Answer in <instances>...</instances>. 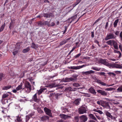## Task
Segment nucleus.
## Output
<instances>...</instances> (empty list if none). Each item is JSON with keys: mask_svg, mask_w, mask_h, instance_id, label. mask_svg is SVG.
<instances>
[{"mask_svg": "<svg viewBox=\"0 0 122 122\" xmlns=\"http://www.w3.org/2000/svg\"><path fill=\"white\" fill-rule=\"evenodd\" d=\"M25 87L24 89L26 92L29 93L30 92L31 90V86L29 82L27 81H25L24 84Z\"/></svg>", "mask_w": 122, "mask_h": 122, "instance_id": "obj_1", "label": "nucleus"}, {"mask_svg": "<svg viewBox=\"0 0 122 122\" xmlns=\"http://www.w3.org/2000/svg\"><path fill=\"white\" fill-rule=\"evenodd\" d=\"M79 112L80 114L86 113L87 110V107L85 105L81 106L78 109Z\"/></svg>", "mask_w": 122, "mask_h": 122, "instance_id": "obj_2", "label": "nucleus"}, {"mask_svg": "<svg viewBox=\"0 0 122 122\" xmlns=\"http://www.w3.org/2000/svg\"><path fill=\"white\" fill-rule=\"evenodd\" d=\"M116 37V36L113 33H110L107 35L105 38V40H107L110 39H115Z\"/></svg>", "mask_w": 122, "mask_h": 122, "instance_id": "obj_3", "label": "nucleus"}, {"mask_svg": "<svg viewBox=\"0 0 122 122\" xmlns=\"http://www.w3.org/2000/svg\"><path fill=\"white\" fill-rule=\"evenodd\" d=\"M44 110L46 114L51 117V111L50 110L46 107H45Z\"/></svg>", "mask_w": 122, "mask_h": 122, "instance_id": "obj_4", "label": "nucleus"}, {"mask_svg": "<svg viewBox=\"0 0 122 122\" xmlns=\"http://www.w3.org/2000/svg\"><path fill=\"white\" fill-rule=\"evenodd\" d=\"M74 80V79L71 77H66L65 78H63L61 80V81L67 82H69L71 81H72Z\"/></svg>", "mask_w": 122, "mask_h": 122, "instance_id": "obj_5", "label": "nucleus"}, {"mask_svg": "<svg viewBox=\"0 0 122 122\" xmlns=\"http://www.w3.org/2000/svg\"><path fill=\"white\" fill-rule=\"evenodd\" d=\"M80 120L82 122H85L87 119V118L86 116L85 115H82L79 117Z\"/></svg>", "mask_w": 122, "mask_h": 122, "instance_id": "obj_6", "label": "nucleus"}, {"mask_svg": "<svg viewBox=\"0 0 122 122\" xmlns=\"http://www.w3.org/2000/svg\"><path fill=\"white\" fill-rule=\"evenodd\" d=\"M99 62L102 64L107 66L108 62L107 61V60L105 59H100L99 61Z\"/></svg>", "mask_w": 122, "mask_h": 122, "instance_id": "obj_7", "label": "nucleus"}, {"mask_svg": "<svg viewBox=\"0 0 122 122\" xmlns=\"http://www.w3.org/2000/svg\"><path fill=\"white\" fill-rule=\"evenodd\" d=\"M86 66V65H83L81 66H71V68L74 70H77L85 67Z\"/></svg>", "mask_w": 122, "mask_h": 122, "instance_id": "obj_8", "label": "nucleus"}, {"mask_svg": "<svg viewBox=\"0 0 122 122\" xmlns=\"http://www.w3.org/2000/svg\"><path fill=\"white\" fill-rule=\"evenodd\" d=\"M97 103L98 105H100L101 104L104 103L105 104L106 106H108L109 107H110L109 106L108 102H106L104 101H102L101 100L97 102Z\"/></svg>", "mask_w": 122, "mask_h": 122, "instance_id": "obj_9", "label": "nucleus"}, {"mask_svg": "<svg viewBox=\"0 0 122 122\" xmlns=\"http://www.w3.org/2000/svg\"><path fill=\"white\" fill-rule=\"evenodd\" d=\"M97 92L101 94V95L103 96H106L107 95V93L105 91L101 90H99L97 91Z\"/></svg>", "mask_w": 122, "mask_h": 122, "instance_id": "obj_10", "label": "nucleus"}, {"mask_svg": "<svg viewBox=\"0 0 122 122\" xmlns=\"http://www.w3.org/2000/svg\"><path fill=\"white\" fill-rule=\"evenodd\" d=\"M43 16L46 18H50L51 17H53L54 16L51 13L49 14H43Z\"/></svg>", "mask_w": 122, "mask_h": 122, "instance_id": "obj_11", "label": "nucleus"}, {"mask_svg": "<svg viewBox=\"0 0 122 122\" xmlns=\"http://www.w3.org/2000/svg\"><path fill=\"white\" fill-rule=\"evenodd\" d=\"M95 72V71L92 70H90L88 71H85V72H82V73L83 74H85L86 75H88L89 74H90L91 73H94Z\"/></svg>", "mask_w": 122, "mask_h": 122, "instance_id": "obj_12", "label": "nucleus"}, {"mask_svg": "<svg viewBox=\"0 0 122 122\" xmlns=\"http://www.w3.org/2000/svg\"><path fill=\"white\" fill-rule=\"evenodd\" d=\"M81 101V98L77 99L74 101L73 103L76 105H78L79 104L80 102Z\"/></svg>", "mask_w": 122, "mask_h": 122, "instance_id": "obj_13", "label": "nucleus"}, {"mask_svg": "<svg viewBox=\"0 0 122 122\" xmlns=\"http://www.w3.org/2000/svg\"><path fill=\"white\" fill-rule=\"evenodd\" d=\"M77 88H72L71 87H69L66 88L65 90L69 91H74L77 90Z\"/></svg>", "mask_w": 122, "mask_h": 122, "instance_id": "obj_14", "label": "nucleus"}, {"mask_svg": "<svg viewBox=\"0 0 122 122\" xmlns=\"http://www.w3.org/2000/svg\"><path fill=\"white\" fill-rule=\"evenodd\" d=\"M37 94L36 93L33 96L32 98L34 101L37 102H39V100L38 99L37 97Z\"/></svg>", "mask_w": 122, "mask_h": 122, "instance_id": "obj_15", "label": "nucleus"}, {"mask_svg": "<svg viewBox=\"0 0 122 122\" xmlns=\"http://www.w3.org/2000/svg\"><path fill=\"white\" fill-rule=\"evenodd\" d=\"M60 116L61 118H63L64 119H66L71 117L70 116L66 115L63 114H61L60 115Z\"/></svg>", "mask_w": 122, "mask_h": 122, "instance_id": "obj_16", "label": "nucleus"}, {"mask_svg": "<svg viewBox=\"0 0 122 122\" xmlns=\"http://www.w3.org/2000/svg\"><path fill=\"white\" fill-rule=\"evenodd\" d=\"M89 91L91 93L94 95L96 94L97 93V92L95 91V90L92 87L90 88L89 89Z\"/></svg>", "mask_w": 122, "mask_h": 122, "instance_id": "obj_17", "label": "nucleus"}, {"mask_svg": "<svg viewBox=\"0 0 122 122\" xmlns=\"http://www.w3.org/2000/svg\"><path fill=\"white\" fill-rule=\"evenodd\" d=\"M70 39V38H69L66 40H65L62 41L60 43V45L61 46L62 45L64 44H65L68 41H69Z\"/></svg>", "mask_w": 122, "mask_h": 122, "instance_id": "obj_18", "label": "nucleus"}, {"mask_svg": "<svg viewBox=\"0 0 122 122\" xmlns=\"http://www.w3.org/2000/svg\"><path fill=\"white\" fill-rule=\"evenodd\" d=\"M114 48L116 49H118V47L117 43L114 41H113V43L112 44Z\"/></svg>", "mask_w": 122, "mask_h": 122, "instance_id": "obj_19", "label": "nucleus"}, {"mask_svg": "<svg viewBox=\"0 0 122 122\" xmlns=\"http://www.w3.org/2000/svg\"><path fill=\"white\" fill-rule=\"evenodd\" d=\"M22 86V83H21L20 84L17 86L16 88V89L17 91H19L21 89H24V88H23Z\"/></svg>", "mask_w": 122, "mask_h": 122, "instance_id": "obj_20", "label": "nucleus"}, {"mask_svg": "<svg viewBox=\"0 0 122 122\" xmlns=\"http://www.w3.org/2000/svg\"><path fill=\"white\" fill-rule=\"evenodd\" d=\"M110 68H115V63L112 64L108 62L107 66Z\"/></svg>", "mask_w": 122, "mask_h": 122, "instance_id": "obj_21", "label": "nucleus"}, {"mask_svg": "<svg viewBox=\"0 0 122 122\" xmlns=\"http://www.w3.org/2000/svg\"><path fill=\"white\" fill-rule=\"evenodd\" d=\"M113 52L114 53H117L119 55V56L118 57V58H120L121 57V53L120 51H119L114 49V50Z\"/></svg>", "mask_w": 122, "mask_h": 122, "instance_id": "obj_22", "label": "nucleus"}, {"mask_svg": "<svg viewBox=\"0 0 122 122\" xmlns=\"http://www.w3.org/2000/svg\"><path fill=\"white\" fill-rule=\"evenodd\" d=\"M17 122H23L22 120V118L19 116L16 117Z\"/></svg>", "mask_w": 122, "mask_h": 122, "instance_id": "obj_23", "label": "nucleus"}, {"mask_svg": "<svg viewBox=\"0 0 122 122\" xmlns=\"http://www.w3.org/2000/svg\"><path fill=\"white\" fill-rule=\"evenodd\" d=\"M89 116L92 119H94L97 121V118L95 117L92 114H90L89 115Z\"/></svg>", "mask_w": 122, "mask_h": 122, "instance_id": "obj_24", "label": "nucleus"}, {"mask_svg": "<svg viewBox=\"0 0 122 122\" xmlns=\"http://www.w3.org/2000/svg\"><path fill=\"white\" fill-rule=\"evenodd\" d=\"M11 85H9L7 86H5L3 87V88L2 89L3 90H8L10 88H11Z\"/></svg>", "mask_w": 122, "mask_h": 122, "instance_id": "obj_25", "label": "nucleus"}, {"mask_svg": "<svg viewBox=\"0 0 122 122\" xmlns=\"http://www.w3.org/2000/svg\"><path fill=\"white\" fill-rule=\"evenodd\" d=\"M49 117L48 116H42L41 117L42 120L44 121L48 119Z\"/></svg>", "mask_w": 122, "mask_h": 122, "instance_id": "obj_26", "label": "nucleus"}, {"mask_svg": "<svg viewBox=\"0 0 122 122\" xmlns=\"http://www.w3.org/2000/svg\"><path fill=\"white\" fill-rule=\"evenodd\" d=\"M115 68L121 69L122 68V66L120 64H115Z\"/></svg>", "mask_w": 122, "mask_h": 122, "instance_id": "obj_27", "label": "nucleus"}, {"mask_svg": "<svg viewBox=\"0 0 122 122\" xmlns=\"http://www.w3.org/2000/svg\"><path fill=\"white\" fill-rule=\"evenodd\" d=\"M118 21L119 19H118L115 21L113 24L114 27H116Z\"/></svg>", "mask_w": 122, "mask_h": 122, "instance_id": "obj_28", "label": "nucleus"}, {"mask_svg": "<svg viewBox=\"0 0 122 122\" xmlns=\"http://www.w3.org/2000/svg\"><path fill=\"white\" fill-rule=\"evenodd\" d=\"M30 50V48L29 47H28L25 49H24L23 50V52L24 53H25L29 51Z\"/></svg>", "mask_w": 122, "mask_h": 122, "instance_id": "obj_29", "label": "nucleus"}, {"mask_svg": "<svg viewBox=\"0 0 122 122\" xmlns=\"http://www.w3.org/2000/svg\"><path fill=\"white\" fill-rule=\"evenodd\" d=\"M118 92H122V85L120 86L117 89Z\"/></svg>", "mask_w": 122, "mask_h": 122, "instance_id": "obj_30", "label": "nucleus"}, {"mask_svg": "<svg viewBox=\"0 0 122 122\" xmlns=\"http://www.w3.org/2000/svg\"><path fill=\"white\" fill-rule=\"evenodd\" d=\"M56 86V85L54 83L51 84L47 86V87L50 88H51L53 87H55Z\"/></svg>", "mask_w": 122, "mask_h": 122, "instance_id": "obj_31", "label": "nucleus"}, {"mask_svg": "<svg viewBox=\"0 0 122 122\" xmlns=\"http://www.w3.org/2000/svg\"><path fill=\"white\" fill-rule=\"evenodd\" d=\"M113 40H110L108 41L107 42V43L109 45H112V44L113 43Z\"/></svg>", "mask_w": 122, "mask_h": 122, "instance_id": "obj_32", "label": "nucleus"}, {"mask_svg": "<svg viewBox=\"0 0 122 122\" xmlns=\"http://www.w3.org/2000/svg\"><path fill=\"white\" fill-rule=\"evenodd\" d=\"M72 85L75 87H77L80 86V85L78 83H75L73 84Z\"/></svg>", "mask_w": 122, "mask_h": 122, "instance_id": "obj_33", "label": "nucleus"}, {"mask_svg": "<svg viewBox=\"0 0 122 122\" xmlns=\"http://www.w3.org/2000/svg\"><path fill=\"white\" fill-rule=\"evenodd\" d=\"M50 22L46 21L44 22V24L45 25H47L48 27H50Z\"/></svg>", "mask_w": 122, "mask_h": 122, "instance_id": "obj_34", "label": "nucleus"}, {"mask_svg": "<svg viewBox=\"0 0 122 122\" xmlns=\"http://www.w3.org/2000/svg\"><path fill=\"white\" fill-rule=\"evenodd\" d=\"M9 96V94L8 93H5L3 94L2 96V98H5L8 97Z\"/></svg>", "mask_w": 122, "mask_h": 122, "instance_id": "obj_35", "label": "nucleus"}, {"mask_svg": "<svg viewBox=\"0 0 122 122\" xmlns=\"http://www.w3.org/2000/svg\"><path fill=\"white\" fill-rule=\"evenodd\" d=\"M45 89L41 88L40 89L38 92V94L39 95H40L43 92L44 90H45Z\"/></svg>", "mask_w": 122, "mask_h": 122, "instance_id": "obj_36", "label": "nucleus"}, {"mask_svg": "<svg viewBox=\"0 0 122 122\" xmlns=\"http://www.w3.org/2000/svg\"><path fill=\"white\" fill-rule=\"evenodd\" d=\"M115 89L114 88H111V87H110V88H106L105 89V90L106 91H112V90H114Z\"/></svg>", "mask_w": 122, "mask_h": 122, "instance_id": "obj_37", "label": "nucleus"}, {"mask_svg": "<svg viewBox=\"0 0 122 122\" xmlns=\"http://www.w3.org/2000/svg\"><path fill=\"white\" fill-rule=\"evenodd\" d=\"M5 26V23L2 25L0 28V31H3L4 29Z\"/></svg>", "mask_w": 122, "mask_h": 122, "instance_id": "obj_38", "label": "nucleus"}, {"mask_svg": "<svg viewBox=\"0 0 122 122\" xmlns=\"http://www.w3.org/2000/svg\"><path fill=\"white\" fill-rule=\"evenodd\" d=\"M106 115L109 117H110L111 118H112L113 116L111 115V114L109 113L108 112L107 113Z\"/></svg>", "mask_w": 122, "mask_h": 122, "instance_id": "obj_39", "label": "nucleus"}, {"mask_svg": "<svg viewBox=\"0 0 122 122\" xmlns=\"http://www.w3.org/2000/svg\"><path fill=\"white\" fill-rule=\"evenodd\" d=\"M100 84L102 86H105L107 87V86H108V85L107 84H106L105 83L102 82L100 83Z\"/></svg>", "mask_w": 122, "mask_h": 122, "instance_id": "obj_40", "label": "nucleus"}, {"mask_svg": "<svg viewBox=\"0 0 122 122\" xmlns=\"http://www.w3.org/2000/svg\"><path fill=\"white\" fill-rule=\"evenodd\" d=\"M3 110L2 111L3 113H4L5 112H7V110L6 108H2Z\"/></svg>", "mask_w": 122, "mask_h": 122, "instance_id": "obj_41", "label": "nucleus"}, {"mask_svg": "<svg viewBox=\"0 0 122 122\" xmlns=\"http://www.w3.org/2000/svg\"><path fill=\"white\" fill-rule=\"evenodd\" d=\"M10 76L13 77H15L16 76V74L13 72H12L10 74Z\"/></svg>", "mask_w": 122, "mask_h": 122, "instance_id": "obj_42", "label": "nucleus"}, {"mask_svg": "<svg viewBox=\"0 0 122 122\" xmlns=\"http://www.w3.org/2000/svg\"><path fill=\"white\" fill-rule=\"evenodd\" d=\"M30 118V117L29 116L27 115L26 116V118H25L26 122H27L29 120Z\"/></svg>", "mask_w": 122, "mask_h": 122, "instance_id": "obj_43", "label": "nucleus"}, {"mask_svg": "<svg viewBox=\"0 0 122 122\" xmlns=\"http://www.w3.org/2000/svg\"><path fill=\"white\" fill-rule=\"evenodd\" d=\"M36 46L34 43H32L31 47L34 49H36Z\"/></svg>", "mask_w": 122, "mask_h": 122, "instance_id": "obj_44", "label": "nucleus"}, {"mask_svg": "<svg viewBox=\"0 0 122 122\" xmlns=\"http://www.w3.org/2000/svg\"><path fill=\"white\" fill-rule=\"evenodd\" d=\"M115 35L118 36L119 33V31H117L114 32Z\"/></svg>", "mask_w": 122, "mask_h": 122, "instance_id": "obj_45", "label": "nucleus"}, {"mask_svg": "<svg viewBox=\"0 0 122 122\" xmlns=\"http://www.w3.org/2000/svg\"><path fill=\"white\" fill-rule=\"evenodd\" d=\"M82 0H77L76 2L74 4L75 6L78 4Z\"/></svg>", "mask_w": 122, "mask_h": 122, "instance_id": "obj_46", "label": "nucleus"}, {"mask_svg": "<svg viewBox=\"0 0 122 122\" xmlns=\"http://www.w3.org/2000/svg\"><path fill=\"white\" fill-rule=\"evenodd\" d=\"M109 75L111 76L112 75H113L114 76H115L116 75L113 73L109 72L107 73Z\"/></svg>", "mask_w": 122, "mask_h": 122, "instance_id": "obj_47", "label": "nucleus"}, {"mask_svg": "<svg viewBox=\"0 0 122 122\" xmlns=\"http://www.w3.org/2000/svg\"><path fill=\"white\" fill-rule=\"evenodd\" d=\"M114 72L117 74H120L121 73V71H114Z\"/></svg>", "mask_w": 122, "mask_h": 122, "instance_id": "obj_48", "label": "nucleus"}, {"mask_svg": "<svg viewBox=\"0 0 122 122\" xmlns=\"http://www.w3.org/2000/svg\"><path fill=\"white\" fill-rule=\"evenodd\" d=\"M119 37L120 40L122 41V31L120 32L119 35Z\"/></svg>", "mask_w": 122, "mask_h": 122, "instance_id": "obj_49", "label": "nucleus"}, {"mask_svg": "<svg viewBox=\"0 0 122 122\" xmlns=\"http://www.w3.org/2000/svg\"><path fill=\"white\" fill-rule=\"evenodd\" d=\"M4 117L5 118H7L9 120H10V119L9 116H4Z\"/></svg>", "mask_w": 122, "mask_h": 122, "instance_id": "obj_50", "label": "nucleus"}, {"mask_svg": "<svg viewBox=\"0 0 122 122\" xmlns=\"http://www.w3.org/2000/svg\"><path fill=\"white\" fill-rule=\"evenodd\" d=\"M81 55V54L80 53H79L78 54L75 55V57L76 58H78Z\"/></svg>", "mask_w": 122, "mask_h": 122, "instance_id": "obj_51", "label": "nucleus"}, {"mask_svg": "<svg viewBox=\"0 0 122 122\" xmlns=\"http://www.w3.org/2000/svg\"><path fill=\"white\" fill-rule=\"evenodd\" d=\"M82 94H84V96L89 97H90V95L87 93H82Z\"/></svg>", "mask_w": 122, "mask_h": 122, "instance_id": "obj_52", "label": "nucleus"}, {"mask_svg": "<svg viewBox=\"0 0 122 122\" xmlns=\"http://www.w3.org/2000/svg\"><path fill=\"white\" fill-rule=\"evenodd\" d=\"M114 100H113V101H112V102L114 104H119V102H117V101H115L114 102Z\"/></svg>", "mask_w": 122, "mask_h": 122, "instance_id": "obj_53", "label": "nucleus"}, {"mask_svg": "<svg viewBox=\"0 0 122 122\" xmlns=\"http://www.w3.org/2000/svg\"><path fill=\"white\" fill-rule=\"evenodd\" d=\"M55 24L54 22H52L51 24H50V27L55 26Z\"/></svg>", "mask_w": 122, "mask_h": 122, "instance_id": "obj_54", "label": "nucleus"}, {"mask_svg": "<svg viewBox=\"0 0 122 122\" xmlns=\"http://www.w3.org/2000/svg\"><path fill=\"white\" fill-rule=\"evenodd\" d=\"M3 74H0V81H1L3 78Z\"/></svg>", "mask_w": 122, "mask_h": 122, "instance_id": "obj_55", "label": "nucleus"}, {"mask_svg": "<svg viewBox=\"0 0 122 122\" xmlns=\"http://www.w3.org/2000/svg\"><path fill=\"white\" fill-rule=\"evenodd\" d=\"M30 80L32 84L33 85H34L35 82L33 81V79H30Z\"/></svg>", "mask_w": 122, "mask_h": 122, "instance_id": "obj_56", "label": "nucleus"}, {"mask_svg": "<svg viewBox=\"0 0 122 122\" xmlns=\"http://www.w3.org/2000/svg\"><path fill=\"white\" fill-rule=\"evenodd\" d=\"M97 112H98L100 114H102L103 113L102 112L99 110H98L97 111Z\"/></svg>", "mask_w": 122, "mask_h": 122, "instance_id": "obj_57", "label": "nucleus"}, {"mask_svg": "<svg viewBox=\"0 0 122 122\" xmlns=\"http://www.w3.org/2000/svg\"><path fill=\"white\" fill-rule=\"evenodd\" d=\"M95 115L96 116V117H97V118L98 119L100 120L102 119L101 118L100 116H97L96 115Z\"/></svg>", "mask_w": 122, "mask_h": 122, "instance_id": "obj_58", "label": "nucleus"}, {"mask_svg": "<svg viewBox=\"0 0 122 122\" xmlns=\"http://www.w3.org/2000/svg\"><path fill=\"white\" fill-rule=\"evenodd\" d=\"M91 36L92 38H93L94 37V33L93 32H91Z\"/></svg>", "mask_w": 122, "mask_h": 122, "instance_id": "obj_59", "label": "nucleus"}, {"mask_svg": "<svg viewBox=\"0 0 122 122\" xmlns=\"http://www.w3.org/2000/svg\"><path fill=\"white\" fill-rule=\"evenodd\" d=\"M119 48L121 50H122V46L121 45H119Z\"/></svg>", "mask_w": 122, "mask_h": 122, "instance_id": "obj_60", "label": "nucleus"}, {"mask_svg": "<svg viewBox=\"0 0 122 122\" xmlns=\"http://www.w3.org/2000/svg\"><path fill=\"white\" fill-rule=\"evenodd\" d=\"M105 73L104 72H101V73L100 74V75L102 76V75H105Z\"/></svg>", "mask_w": 122, "mask_h": 122, "instance_id": "obj_61", "label": "nucleus"}, {"mask_svg": "<svg viewBox=\"0 0 122 122\" xmlns=\"http://www.w3.org/2000/svg\"><path fill=\"white\" fill-rule=\"evenodd\" d=\"M17 51H15V52H13V54L14 55H16V54L17 53Z\"/></svg>", "mask_w": 122, "mask_h": 122, "instance_id": "obj_62", "label": "nucleus"}, {"mask_svg": "<svg viewBox=\"0 0 122 122\" xmlns=\"http://www.w3.org/2000/svg\"><path fill=\"white\" fill-rule=\"evenodd\" d=\"M101 69V68H98L96 67L95 70L97 71H99Z\"/></svg>", "mask_w": 122, "mask_h": 122, "instance_id": "obj_63", "label": "nucleus"}, {"mask_svg": "<svg viewBox=\"0 0 122 122\" xmlns=\"http://www.w3.org/2000/svg\"><path fill=\"white\" fill-rule=\"evenodd\" d=\"M75 48H76V47H73V48H72V49L70 51L71 52H72L74 50V49H75Z\"/></svg>", "mask_w": 122, "mask_h": 122, "instance_id": "obj_64", "label": "nucleus"}]
</instances>
